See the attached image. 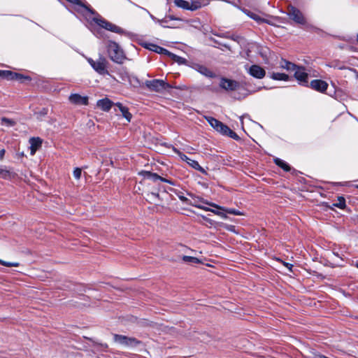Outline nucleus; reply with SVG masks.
<instances>
[{
    "mask_svg": "<svg viewBox=\"0 0 358 358\" xmlns=\"http://www.w3.org/2000/svg\"><path fill=\"white\" fill-rule=\"evenodd\" d=\"M107 51L110 59L116 63L122 64L126 57L120 46L114 41H108Z\"/></svg>",
    "mask_w": 358,
    "mask_h": 358,
    "instance_id": "f257e3e1",
    "label": "nucleus"
},
{
    "mask_svg": "<svg viewBox=\"0 0 358 358\" xmlns=\"http://www.w3.org/2000/svg\"><path fill=\"white\" fill-rule=\"evenodd\" d=\"M69 101L74 104L77 105H87L88 99L87 96H83L78 94H72L69 96Z\"/></svg>",
    "mask_w": 358,
    "mask_h": 358,
    "instance_id": "2eb2a0df",
    "label": "nucleus"
},
{
    "mask_svg": "<svg viewBox=\"0 0 358 358\" xmlns=\"http://www.w3.org/2000/svg\"><path fill=\"white\" fill-rule=\"evenodd\" d=\"M82 174V170L80 168H76L73 171V176L76 179H80Z\"/></svg>",
    "mask_w": 358,
    "mask_h": 358,
    "instance_id": "e433bc0d",
    "label": "nucleus"
},
{
    "mask_svg": "<svg viewBox=\"0 0 358 358\" xmlns=\"http://www.w3.org/2000/svg\"><path fill=\"white\" fill-rule=\"evenodd\" d=\"M92 20L101 27L117 34H122L123 29L120 27L106 20L99 15L94 17Z\"/></svg>",
    "mask_w": 358,
    "mask_h": 358,
    "instance_id": "0eeeda50",
    "label": "nucleus"
},
{
    "mask_svg": "<svg viewBox=\"0 0 358 358\" xmlns=\"http://www.w3.org/2000/svg\"><path fill=\"white\" fill-rule=\"evenodd\" d=\"M102 346L104 347V348H107L108 347V345L106 344L102 345Z\"/></svg>",
    "mask_w": 358,
    "mask_h": 358,
    "instance_id": "3c124183",
    "label": "nucleus"
},
{
    "mask_svg": "<svg viewBox=\"0 0 358 358\" xmlns=\"http://www.w3.org/2000/svg\"><path fill=\"white\" fill-rule=\"evenodd\" d=\"M207 122L210 124V126L214 128L216 131H218L220 127H221V124L222 122L217 120V119L213 117H205Z\"/></svg>",
    "mask_w": 358,
    "mask_h": 358,
    "instance_id": "5701e85b",
    "label": "nucleus"
},
{
    "mask_svg": "<svg viewBox=\"0 0 358 358\" xmlns=\"http://www.w3.org/2000/svg\"><path fill=\"white\" fill-rule=\"evenodd\" d=\"M166 17H168L169 21H170V20H180L179 18L176 17L173 15H168V16H166Z\"/></svg>",
    "mask_w": 358,
    "mask_h": 358,
    "instance_id": "37998d69",
    "label": "nucleus"
},
{
    "mask_svg": "<svg viewBox=\"0 0 358 358\" xmlns=\"http://www.w3.org/2000/svg\"><path fill=\"white\" fill-rule=\"evenodd\" d=\"M282 262L289 269V271H292V268L293 266L292 264H291L289 263L285 262Z\"/></svg>",
    "mask_w": 358,
    "mask_h": 358,
    "instance_id": "79ce46f5",
    "label": "nucleus"
},
{
    "mask_svg": "<svg viewBox=\"0 0 358 358\" xmlns=\"http://www.w3.org/2000/svg\"><path fill=\"white\" fill-rule=\"evenodd\" d=\"M245 13L252 19L255 20V21L257 22H260L262 21V18L258 15H257L256 13H252L250 11H248V10H245Z\"/></svg>",
    "mask_w": 358,
    "mask_h": 358,
    "instance_id": "2f4dec72",
    "label": "nucleus"
},
{
    "mask_svg": "<svg viewBox=\"0 0 358 358\" xmlns=\"http://www.w3.org/2000/svg\"><path fill=\"white\" fill-rule=\"evenodd\" d=\"M355 265L358 268V262H357Z\"/></svg>",
    "mask_w": 358,
    "mask_h": 358,
    "instance_id": "603ef678",
    "label": "nucleus"
},
{
    "mask_svg": "<svg viewBox=\"0 0 358 358\" xmlns=\"http://www.w3.org/2000/svg\"><path fill=\"white\" fill-rule=\"evenodd\" d=\"M0 264L3 266H8V267H11V266L17 267L20 265V264L18 262H6V261L1 260V259H0Z\"/></svg>",
    "mask_w": 358,
    "mask_h": 358,
    "instance_id": "473e14b6",
    "label": "nucleus"
},
{
    "mask_svg": "<svg viewBox=\"0 0 358 358\" xmlns=\"http://www.w3.org/2000/svg\"><path fill=\"white\" fill-rule=\"evenodd\" d=\"M140 173L144 177V178L151 180L154 182H156L157 180H161L162 182H168L171 185L173 184L171 180H169L166 178H162L155 173H151L150 171H142Z\"/></svg>",
    "mask_w": 358,
    "mask_h": 358,
    "instance_id": "4468645a",
    "label": "nucleus"
},
{
    "mask_svg": "<svg viewBox=\"0 0 358 358\" xmlns=\"http://www.w3.org/2000/svg\"><path fill=\"white\" fill-rule=\"evenodd\" d=\"M174 151L175 152H176L179 156L183 160V161H185L187 163V162L189 161V159H190V158H189L188 157H187L185 155L182 154V152H180L179 150H176V149H174Z\"/></svg>",
    "mask_w": 358,
    "mask_h": 358,
    "instance_id": "4c0bfd02",
    "label": "nucleus"
},
{
    "mask_svg": "<svg viewBox=\"0 0 358 358\" xmlns=\"http://www.w3.org/2000/svg\"><path fill=\"white\" fill-rule=\"evenodd\" d=\"M0 173L2 174L3 173V176H6L8 172L7 171L2 170Z\"/></svg>",
    "mask_w": 358,
    "mask_h": 358,
    "instance_id": "49530a36",
    "label": "nucleus"
},
{
    "mask_svg": "<svg viewBox=\"0 0 358 358\" xmlns=\"http://www.w3.org/2000/svg\"><path fill=\"white\" fill-rule=\"evenodd\" d=\"M336 207H338L341 209H343L345 208V201L344 199V198L343 197H339L338 198V202L336 203H334V204Z\"/></svg>",
    "mask_w": 358,
    "mask_h": 358,
    "instance_id": "72a5a7b5",
    "label": "nucleus"
},
{
    "mask_svg": "<svg viewBox=\"0 0 358 358\" xmlns=\"http://www.w3.org/2000/svg\"><path fill=\"white\" fill-rule=\"evenodd\" d=\"M287 14L289 19L298 24L304 26L306 29H310L313 28V26L307 22L306 18L303 15V13L297 8L293 6H289Z\"/></svg>",
    "mask_w": 358,
    "mask_h": 358,
    "instance_id": "f03ea898",
    "label": "nucleus"
},
{
    "mask_svg": "<svg viewBox=\"0 0 358 358\" xmlns=\"http://www.w3.org/2000/svg\"><path fill=\"white\" fill-rule=\"evenodd\" d=\"M145 85L149 90L157 93H161L166 89L171 88V85L161 79L146 80L145 82Z\"/></svg>",
    "mask_w": 358,
    "mask_h": 358,
    "instance_id": "20e7f679",
    "label": "nucleus"
},
{
    "mask_svg": "<svg viewBox=\"0 0 358 358\" xmlns=\"http://www.w3.org/2000/svg\"><path fill=\"white\" fill-rule=\"evenodd\" d=\"M275 164L280 166L281 169H282L285 171H290V166L287 163H286L285 161H283L281 159L275 158L274 159Z\"/></svg>",
    "mask_w": 358,
    "mask_h": 358,
    "instance_id": "b1692460",
    "label": "nucleus"
},
{
    "mask_svg": "<svg viewBox=\"0 0 358 358\" xmlns=\"http://www.w3.org/2000/svg\"><path fill=\"white\" fill-rule=\"evenodd\" d=\"M243 116L240 117V120H241V124H243Z\"/></svg>",
    "mask_w": 358,
    "mask_h": 358,
    "instance_id": "09e8293b",
    "label": "nucleus"
},
{
    "mask_svg": "<svg viewBox=\"0 0 358 358\" xmlns=\"http://www.w3.org/2000/svg\"><path fill=\"white\" fill-rule=\"evenodd\" d=\"M148 48L153 52H155L157 53L163 54L166 55H171V52L167 50L166 49L162 48L160 46H158L155 44H149L148 45Z\"/></svg>",
    "mask_w": 358,
    "mask_h": 358,
    "instance_id": "412c9836",
    "label": "nucleus"
},
{
    "mask_svg": "<svg viewBox=\"0 0 358 358\" xmlns=\"http://www.w3.org/2000/svg\"><path fill=\"white\" fill-rule=\"evenodd\" d=\"M187 164L195 170L204 173V169L199 165L197 161L190 159L187 162Z\"/></svg>",
    "mask_w": 358,
    "mask_h": 358,
    "instance_id": "a878e982",
    "label": "nucleus"
},
{
    "mask_svg": "<svg viewBox=\"0 0 358 358\" xmlns=\"http://www.w3.org/2000/svg\"><path fill=\"white\" fill-rule=\"evenodd\" d=\"M188 195L191 197V199L189 202V205H191L192 206L196 207L198 208H200V209H202L204 210H210V208L203 206L201 205V203L208 205V206L215 208H221V206H220L214 203L208 202V201L202 199L201 197L196 196L192 194H188Z\"/></svg>",
    "mask_w": 358,
    "mask_h": 358,
    "instance_id": "423d86ee",
    "label": "nucleus"
},
{
    "mask_svg": "<svg viewBox=\"0 0 358 358\" xmlns=\"http://www.w3.org/2000/svg\"><path fill=\"white\" fill-rule=\"evenodd\" d=\"M230 131V129L223 123H222L221 127H220L217 131H219L220 134L227 136L229 131Z\"/></svg>",
    "mask_w": 358,
    "mask_h": 358,
    "instance_id": "c756f323",
    "label": "nucleus"
},
{
    "mask_svg": "<svg viewBox=\"0 0 358 358\" xmlns=\"http://www.w3.org/2000/svg\"><path fill=\"white\" fill-rule=\"evenodd\" d=\"M121 112L122 115L127 120V122H130L132 117V115L129 112V110L127 107L124 106L121 103H116L115 104Z\"/></svg>",
    "mask_w": 358,
    "mask_h": 358,
    "instance_id": "aec40b11",
    "label": "nucleus"
},
{
    "mask_svg": "<svg viewBox=\"0 0 358 358\" xmlns=\"http://www.w3.org/2000/svg\"><path fill=\"white\" fill-rule=\"evenodd\" d=\"M245 71L250 76L257 79H262L266 76V71L257 64L245 66Z\"/></svg>",
    "mask_w": 358,
    "mask_h": 358,
    "instance_id": "9d476101",
    "label": "nucleus"
},
{
    "mask_svg": "<svg viewBox=\"0 0 358 358\" xmlns=\"http://www.w3.org/2000/svg\"><path fill=\"white\" fill-rule=\"evenodd\" d=\"M115 343L127 348H133L138 345L141 341L134 337H128L124 335L113 334Z\"/></svg>",
    "mask_w": 358,
    "mask_h": 358,
    "instance_id": "39448f33",
    "label": "nucleus"
},
{
    "mask_svg": "<svg viewBox=\"0 0 358 358\" xmlns=\"http://www.w3.org/2000/svg\"><path fill=\"white\" fill-rule=\"evenodd\" d=\"M178 198L180 199V201H182L183 203H185L189 205V202L190 201V199H188V198L185 197L182 194H178Z\"/></svg>",
    "mask_w": 358,
    "mask_h": 358,
    "instance_id": "ea45409f",
    "label": "nucleus"
},
{
    "mask_svg": "<svg viewBox=\"0 0 358 358\" xmlns=\"http://www.w3.org/2000/svg\"><path fill=\"white\" fill-rule=\"evenodd\" d=\"M294 77L299 81V84L302 85H308V74L305 71L303 67L298 66L294 70Z\"/></svg>",
    "mask_w": 358,
    "mask_h": 358,
    "instance_id": "9b49d317",
    "label": "nucleus"
},
{
    "mask_svg": "<svg viewBox=\"0 0 358 358\" xmlns=\"http://www.w3.org/2000/svg\"><path fill=\"white\" fill-rule=\"evenodd\" d=\"M357 187H358V186H357Z\"/></svg>",
    "mask_w": 358,
    "mask_h": 358,
    "instance_id": "864d4df0",
    "label": "nucleus"
},
{
    "mask_svg": "<svg viewBox=\"0 0 358 358\" xmlns=\"http://www.w3.org/2000/svg\"><path fill=\"white\" fill-rule=\"evenodd\" d=\"M217 210H222L224 211L225 213H227L231 215H243L239 210H237L234 208H224L221 206V208H217Z\"/></svg>",
    "mask_w": 358,
    "mask_h": 358,
    "instance_id": "c85d7f7f",
    "label": "nucleus"
},
{
    "mask_svg": "<svg viewBox=\"0 0 358 358\" xmlns=\"http://www.w3.org/2000/svg\"><path fill=\"white\" fill-rule=\"evenodd\" d=\"M96 106L103 111H109L113 106V102L109 99L105 98L99 100Z\"/></svg>",
    "mask_w": 358,
    "mask_h": 358,
    "instance_id": "a211bd4d",
    "label": "nucleus"
},
{
    "mask_svg": "<svg viewBox=\"0 0 358 358\" xmlns=\"http://www.w3.org/2000/svg\"><path fill=\"white\" fill-rule=\"evenodd\" d=\"M169 56L171 57L176 62L183 64L185 62V59L179 56H177L174 54L171 53V55H169Z\"/></svg>",
    "mask_w": 358,
    "mask_h": 358,
    "instance_id": "f704fd0d",
    "label": "nucleus"
},
{
    "mask_svg": "<svg viewBox=\"0 0 358 358\" xmlns=\"http://www.w3.org/2000/svg\"><path fill=\"white\" fill-rule=\"evenodd\" d=\"M208 211L212 212L214 214H215L217 215H219V216H220L221 217H222L224 219L227 217V215L225 213H224L222 211L217 210L210 208V210H208Z\"/></svg>",
    "mask_w": 358,
    "mask_h": 358,
    "instance_id": "c9c22d12",
    "label": "nucleus"
},
{
    "mask_svg": "<svg viewBox=\"0 0 358 358\" xmlns=\"http://www.w3.org/2000/svg\"><path fill=\"white\" fill-rule=\"evenodd\" d=\"M1 124L6 126L8 127H11L15 124V122L12 119H9L7 117H2L1 119Z\"/></svg>",
    "mask_w": 358,
    "mask_h": 358,
    "instance_id": "bb28decb",
    "label": "nucleus"
},
{
    "mask_svg": "<svg viewBox=\"0 0 358 358\" xmlns=\"http://www.w3.org/2000/svg\"><path fill=\"white\" fill-rule=\"evenodd\" d=\"M157 22L160 24L163 27H167V28H173V27L171 25H166V24H168L169 22L168 17H165L162 20H157Z\"/></svg>",
    "mask_w": 358,
    "mask_h": 358,
    "instance_id": "7c9ffc66",
    "label": "nucleus"
},
{
    "mask_svg": "<svg viewBox=\"0 0 358 358\" xmlns=\"http://www.w3.org/2000/svg\"><path fill=\"white\" fill-rule=\"evenodd\" d=\"M38 114L41 115V116H45L48 114V109L47 108H43L39 113Z\"/></svg>",
    "mask_w": 358,
    "mask_h": 358,
    "instance_id": "a19ab883",
    "label": "nucleus"
},
{
    "mask_svg": "<svg viewBox=\"0 0 358 358\" xmlns=\"http://www.w3.org/2000/svg\"><path fill=\"white\" fill-rule=\"evenodd\" d=\"M30 143V149H31V154L33 155L36 152V150H38L42 144V140L37 137V138H31L29 140Z\"/></svg>",
    "mask_w": 358,
    "mask_h": 358,
    "instance_id": "6ab92c4d",
    "label": "nucleus"
},
{
    "mask_svg": "<svg viewBox=\"0 0 358 358\" xmlns=\"http://www.w3.org/2000/svg\"><path fill=\"white\" fill-rule=\"evenodd\" d=\"M117 73L122 81H128L132 84V81L134 80L137 85L139 83L138 78L135 76H130L127 69L124 67L119 68Z\"/></svg>",
    "mask_w": 358,
    "mask_h": 358,
    "instance_id": "f8f14e48",
    "label": "nucleus"
},
{
    "mask_svg": "<svg viewBox=\"0 0 358 358\" xmlns=\"http://www.w3.org/2000/svg\"><path fill=\"white\" fill-rule=\"evenodd\" d=\"M219 85L220 88L228 92L238 90L241 87V85L238 81L226 78H222L220 79Z\"/></svg>",
    "mask_w": 358,
    "mask_h": 358,
    "instance_id": "6e6552de",
    "label": "nucleus"
},
{
    "mask_svg": "<svg viewBox=\"0 0 358 358\" xmlns=\"http://www.w3.org/2000/svg\"><path fill=\"white\" fill-rule=\"evenodd\" d=\"M182 260L185 262H187V263H190V264H199L201 262V261L196 257L185 256V255H184L182 257Z\"/></svg>",
    "mask_w": 358,
    "mask_h": 358,
    "instance_id": "cd10ccee",
    "label": "nucleus"
},
{
    "mask_svg": "<svg viewBox=\"0 0 358 358\" xmlns=\"http://www.w3.org/2000/svg\"><path fill=\"white\" fill-rule=\"evenodd\" d=\"M194 69L200 73L201 74L208 77V78H214L215 77V74L211 71L209 69H208L206 66L201 65V64H194Z\"/></svg>",
    "mask_w": 358,
    "mask_h": 358,
    "instance_id": "f3484780",
    "label": "nucleus"
},
{
    "mask_svg": "<svg viewBox=\"0 0 358 358\" xmlns=\"http://www.w3.org/2000/svg\"><path fill=\"white\" fill-rule=\"evenodd\" d=\"M227 136H229L230 138H233V139H235V140H237L239 138L238 136L236 134V133H235L234 131H233L231 129H230V131H229L228 134H227Z\"/></svg>",
    "mask_w": 358,
    "mask_h": 358,
    "instance_id": "58836bf2",
    "label": "nucleus"
},
{
    "mask_svg": "<svg viewBox=\"0 0 358 358\" xmlns=\"http://www.w3.org/2000/svg\"><path fill=\"white\" fill-rule=\"evenodd\" d=\"M333 254H334L335 256H336V257H339V255H338V253L334 252Z\"/></svg>",
    "mask_w": 358,
    "mask_h": 358,
    "instance_id": "8fccbe9b",
    "label": "nucleus"
},
{
    "mask_svg": "<svg viewBox=\"0 0 358 358\" xmlns=\"http://www.w3.org/2000/svg\"><path fill=\"white\" fill-rule=\"evenodd\" d=\"M0 76L8 80H19L22 83L24 82V80H31L29 76H26L11 71L0 70Z\"/></svg>",
    "mask_w": 358,
    "mask_h": 358,
    "instance_id": "1a4fd4ad",
    "label": "nucleus"
},
{
    "mask_svg": "<svg viewBox=\"0 0 358 358\" xmlns=\"http://www.w3.org/2000/svg\"><path fill=\"white\" fill-rule=\"evenodd\" d=\"M174 3L179 8L190 10H195L200 7L197 2L191 3L185 0H175Z\"/></svg>",
    "mask_w": 358,
    "mask_h": 358,
    "instance_id": "ddd939ff",
    "label": "nucleus"
},
{
    "mask_svg": "<svg viewBox=\"0 0 358 358\" xmlns=\"http://www.w3.org/2000/svg\"><path fill=\"white\" fill-rule=\"evenodd\" d=\"M271 78L276 80L287 81L289 80V76L287 74L282 73H273L271 76Z\"/></svg>",
    "mask_w": 358,
    "mask_h": 358,
    "instance_id": "393cba45",
    "label": "nucleus"
},
{
    "mask_svg": "<svg viewBox=\"0 0 358 358\" xmlns=\"http://www.w3.org/2000/svg\"><path fill=\"white\" fill-rule=\"evenodd\" d=\"M150 16L151 19H152L154 21L157 22V19L155 16H153L152 14H150Z\"/></svg>",
    "mask_w": 358,
    "mask_h": 358,
    "instance_id": "a18cd8bd",
    "label": "nucleus"
},
{
    "mask_svg": "<svg viewBox=\"0 0 358 358\" xmlns=\"http://www.w3.org/2000/svg\"><path fill=\"white\" fill-rule=\"evenodd\" d=\"M310 87L316 91L323 92L327 89L328 84L322 80H313L310 82Z\"/></svg>",
    "mask_w": 358,
    "mask_h": 358,
    "instance_id": "dca6fc26",
    "label": "nucleus"
},
{
    "mask_svg": "<svg viewBox=\"0 0 358 358\" xmlns=\"http://www.w3.org/2000/svg\"><path fill=\"white\" fill-rule=\"evenodd\" d=\"M5 154V150L3 149L0 150V159H2Z\"/></svg>",
    "mask_w": 358,
    "mask_h": 358,
    "instance_id": "c03bdc74",
    "label": "nucleus"
},
{
    "mask_svg": "<svg viewBox=\"0 0 358 358\" xmlns=\"http://www.w3.org/2000/svg\"><path fill=\"white\" fill-rule=\"evenodd\" d=\"M88 63L92 69L99 74L105 76L107 75L114 80H116L107 69L108 61L103 57H100L96 61L93 60L92 58H87Z\"/></svg>",
    "mask_w": 358,
    "mask_h": 358,
    "instance_id": "7ed1b4c3",
    "label": "nucleus"
},
{
    "mask_svg": "<svg viewBox=\"0 0 358 358\" xmlns=\"http://www.w3.org/2000/svg\"><path fill=\"white\" fill-rule=\"evenodd\" d=\"M151 195L152 196H158V194H155V193H152Z\"/></svg>",
    "mask_w": 358,
    "mask_h": 358,
    "instance_id": "de8ad7c7",
    "label": "nucleus"
},
{
    "mask_svg": "<svg viewBox=\"0 0 358 358\" xmlns=\"http://www.w3.org/2000/svg\"><path fill=\"white\" fill-rule=\"evenodd\" d=\"M280 67L287 70L288 71H294L297 66L294 64L289 62L285 59H282L280 62Z\"/></svg>",
    "mask_w": 358,
    "mask_h": 358,
    "instance_id": "4be33fe9",
    "label": "nucleus"
}]
</instances>
